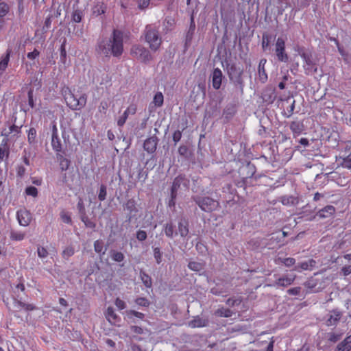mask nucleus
Returning <instances> with one entry per match:
<instances>
[{"mask_svg": "<svg viewBox=\"0 0 351 351\" xmlns=\"http://www.w3.org/2000/svg\"><path fill=\"white\" fill-rule=\"evenodd\" d=\"M127 315L128 316H132V315H134L138 318H140V319H143V317H144V315L142 313H140V312H137V311H128L127 312Z\"/></svg>", "mask_w": 351, "mask_h": 351, "instance_id": "obj_48", "label": "nucleus"}, {"mask_svg": "<svg viewBox=\"0 0 351 351\" xmlns=\"http://www.w3.org/2000/svg\"><path fill=\"white\" fill-rule=\"evenodd\" d=\"M136 111V108L133 106L128 107L124 112H128V114H134Z\"/></svg>", "mask_w": 351, "mask_h": 351, "instance_id": "obj_55", "label": "nucleus"}, {"mask_svg": "<svg viewBox=\"0 0 351 351\" xmlns=\"http://www.w3.org/2000/svg\"><path fill=\"white\" fill-rule=\"evenodd\" d=\"M133 332H136V333H138V334H141L143 333V328H141V327H138V326H132V328Z\"/></svg>", "mask_w": 351, "mask_h": 351, "instance_id": "obj_54", "label": "nucleus"}, {"mask_svg": "<svg viewBox=\"0 0 351 351\" xmlns=\"http://www.w3.org/2000/svg\"><path fill=\"white\" fill-rule=\"evenodd\" d=\"M136 238L138 241H145L147 238V233L144 230H138L136 232Z\"/></svg>", "mask_w": 351, "mask_h": 351, "instance_id": "obj_46", "label": "nucleus"}, {"mask_svg": "<svg viewBox=\"0 0 351 351\" xmlns=\"http://www.w3.org/2000/svg\"><path fill=\"white\" fill-rule=\"evenodd\" d=\"M341 317V313L339 311H333L330 312L329 317L326 321L327 326H335Z\"/></svg>", "mask_w": 351, "mask_h": 351, "instance_id": "obj_12", "label": "nucleus"}, {"mask_svg": "<svg viewBox=\"0 0 351 351\" xmlns=\"http://www.w3.org/2000/svg\"><path fill=\"white\" fill-rule=\"evenodd\" d=\"M115 305L119 310H123L125 308V303L124 301L119 298H117L115 300Z\"/></svg>", "mask_w": 351, "mask_h": 351, "instance_id": "obj_47", "label": "nucleus"}, {"mask_svg": "<svg viewBox=\"0 0 351 351\" xmlns=\"http://www.w3.org/2000/svg\"><path fill=\"white\" fill-rule=\"evenodd\" d=\"M106 197V187L104 185H101L99 189L98 198L100 201H104Z\"/></svg>", "mask_w": 351, "mask_h": 351, "instance_id": "obj_40", "label": "nucleus"}, {"mask_svg": "<svg viewBox=\"0 0 351 351\" xmlns=\"http://www.w3.org/2000/svg\"><path fill=\"white\" fill-rule=\"evenodd\" d=\"M195 201L199 208L206 212L213 211L218 206V202L209 197L197 198Z\"/></svg>", "mask_w": 351, "mask_h": 351, "instance_id": "obj_6", "label": "nucleus"}, {"mask_svg": "<svg viewBox=\"0 0 351 351\" xmlns=\"http://www.w3.org/2000/svg\"><path fill=\"white\" fill-rule=\"evenodd\" d=\"M106 343L109 346H111V347H114V345H115V343L111 340V339H107L106 340Z\"/></svg>", "mask_w": 351, "mask_h": 351, "instance_id": "obj_59", "label": "nucleus"}, {"mask_svg": "<svg viewBox=\"0 0 351 351\" xmlns=\"http://www.w3.org/2000/svg\"><path fill=\"white\" fill-rule=\"evenodd\" d=\"M138 7L141 10H144L147 8L150 3V0H138Z\"/></svg>", "mask_w": 351, "mask_h": 351, "instance_id": "obj_43", "label": "nucleus"}, {"mask_svg": "<svg viewBox=\"0 0 351 351\" xmlns=\"http://www.w3.org/2000/svg\"><path fill=\"white\" fill-rule=\"evenodd\" d=\"M10 54L11 51L8 49L7 50L5 55L1 57L0 60V71H4L6 69L10 61Z\"/></svg>", "mask_w": 351, "mask_h": 351, "instance_id": "obj_20", "label": "nucleus"}, {"mask_svg": "<svg viewBox=\"0 0 351 351\" xmlns=\"http://www.w3.org/2000/svg\"><path fill=\"white\" fill-rule=\"evenodd\" d=\"M189 267L193 271H199L203 269V265L197 262H190L189 263Z\"/></svg>", "mask_w": 351, "mask_h": 351, "instance_id": "obj_33", "label": "nucleus"}, {"mask_svg": "<svg viewBox=\"0 0 351 351\" xmlns=\"http://www.w3.org/2000/svg\"><path fill=\"white\" fill-rule=\"evenodd\" d=\"M206 324L207 321L205 319L196 317L192 321H191L189 324L191 328H196L205 326Z\"/></svg>", "mask_w": 351, "mask_h": 351, "instance_id": "obj_19", "label": "nucleus"}, {"mask_svg": "<svg viewBox=\"0 0 351 351\" xmlns=\"http://www.w3.org/2000/svg\"><path fill=\"white\" fill-rule=\"evenodd\" d=\"M62 165V169H64V166H65V169H66L69 166V161L66 160V159H64L62 162H61V164Z\"/></svg>", "mask_w": 351, "mask_h": 351, "instance_id": "obj_57", "label": "nucleus"}, {"mask_svg": "<svg viewBox=\"0 0 351 351\" xmlns=\"http://www.w3.org/2000/svg\"><path fill=\"white\" fill-rule=\"evenodd\" d=\"M339 337L338 335H336L335 334H331L330 335V337H329V339L331 341H336L339 339Z\"/></svg>", "mask_w": 351, "mask_h": 351, "instance_id": "obj_56", "label": "nucleus"}, {"mask_svg": "<svg viewBox=\"0 0 351 351\" xmlns=\"http://www.w3.org/2000/svg\"><path fill=\"white\" fill-rule=\"evenodd\" d=\"M19 224L22 226H27L32 219L30 213L25 209H21L16 214Z\"/></svg>", "mask_w": 351, "mask_h": 351, "instance_id": "obj_10", "label": "nucleus"}, {"mask_svg": "<svg viewBox=\"0 0 351 351\" xmlns=\"http://www.w3.org/2000/svg\"><path fill=\"white\" fill-rule=\"evenodd\" d=\"M10 237L13 241H20L25 239V233L21 231L13 230L10 232Z\"/></svg>", "mask_w": 351, "mask_h": 351, "instance_id": "obj_22", "label": "nucleus"}, {"mask_svg": "<svg viewBox=\"0 0 351 351\" xmlns=\"http://www.w3.org/2000/svg\"><path fill=\"white\" fill-rule=\"evenodd\" d=\"M154 256L156 263L158 264H160L162 261V254L160 252V248L155 247L154 249Z\"/></svg>", "mask_w": 351, "mask_h": 351, "instance_id": "obj_38", "label": "nucleus"}, {"mask_svg": "<svg viewBox=\"0 0 351 351\" xmlns=\"http://www.w3.org/2000/svg\"><path fill=\"white\" fill-rule=\"evenodd\" d=\"M21 131V128L15 125H10L8 129H4L2 131V135L9 137L12 134L14 136L18 134Z\"/></svg>", "mask_w": 351, "mask_h": 351, "instance_id": "obj_18", "label": "nucleus"}, {"mask_svg": "<svg viewBox=\"0 0 351 351\" xmlns=\"http://www.w3.org/2000/svg\"><path fill=\"white\" fill-rule=\"evenodd\" d=\"M189 180L182 176H179L176 177L173 182L172 188H171V201L170 204H174L173 199L176 198V192L178 189L183 188L186 189L188 186Z\"/></svg>", "mask_w": 351, "mask_h": 351, "instance_id": "obj_7", "label": "nucleus"}, {"mask_svg": "<svg viewBox=\"0 0 351 351\" xmlns=\"http://www.w3.org/2000/svg\"><path fill=\"white\" fill-rule=\"evenodd\" d=\"M157 146L156 138L151 137L145 140L144 143V149L149 153L154 152Z\"/></svg>", "mask_w": 351, "mask_h": 351, "instance_id": "obj_16", "label": "nucleus"}, {"mask_svg": "<svg viewBox=\"0 0 351 351\" xmlns=\"http://www.w3.org/2000/svg\"><path fill=\"white\" fill-rule=\"evenodd\" d=\"M61 92L66 105L71 109L78 110L85 106L86 104L85 95H76L71 89L67 86L63 87Z\"/></svg>", "mask_w": 351, "mask_h": 351, "instance_id": "obj_2", "label": "nucleus"}, {"mask_svg": "<svg viewBox=\"0 0 351 351\" xmlns=\"http://www.w3.org/2000/svg\"><path fill=\"white\" fill-rule=\"evenodd\" d=\"M111 257L114 261L121 262L124 259V255L123 253L117 251L111 252Z\"/></svg>", "mask_w": 351, "mask_h": 351, "instance_id": "obj_30", "label": "nucleus"}, {"mask_svg": "<svg viewBox=\"0 0 351 351\" xmlns=\"http://www.w3.org/2000/svg\"><path fill=\"white\" fill-rule=\"evenodd\" d=\"M94 250L95 251L98 253V254H100L101 253V254H105V250L104 249V244H103V242L101 241H99V240H97L95 241L94 243Z\"/></svg>", "mask_w": 351, "mask_h": 351, "instance_id": "obj_28", "label": "nucleus"}, {"mask_svg": "<svg viewBox=\"0 0 351 351\" xmlns=\"http://www.w3.org/2000/svg\"><path fill=\"white\" fill-rule=\"evenodd\" d=\"M37 253L38 257L41 258H45L48 256V252L44 247L38 246L37 248Z\"/></svg>", "mask_w": 351, "mask_h": 351, "instance_id": "obj_37", "label": "nucleus"}, {"mask_svg": "<svg viewBox=\"0 0 351 351\" xmlns=\"http://www.w3.org/2000/svg\"><path fill=\"white\" fill-rule=\"evenodd\" d=\"M25 193L35 197L38 195V190L35 186H30L26 188Z\"/></svg>", "mask_w": 351, "mask_h": 351, "instance_id": "obj_36", "label": "nucleus"}, {"mask_svg": "<svg viewBox=\"0 0 351 351\" xmlns=\"http://www.w3.org/2000/svg\"><path fill=\"white\" fill-rule=\"evenodd\" d=\"M335 211V209L332 206H327L318 212V216L320 218H327L332 215Z\"/></svg>", "mask_w": 351, "mask_h": 351, "instance_id": "obj_17", "label": "nucleus"}, {"mask_svg": "<svg viewBox=\"0 0 351 351\" xmlns=\"http://www.w3.org/2000/svg\"><path fill=\"white\" fill-rule=\"evenodd\" d=\"M300 288H299V287L289 289L287 291V292L291 295H298L300 293Z\"/></svg>", "mask_w": 351, "mask_h": 351, "instance_id": "obj_53", "label": "nucleus"}, {"mask_svg": "<svg viewBox=\"0 0 351 351\" xmlns=\"http://www.w3.org/2000/svg\"><path fill=\"white\" fill-rule=\"evenodd\" d=\"M216 315L220 317H229L232 315V311L228 308H221L216 311Z\"/></svg>", "mask_w": 351, "mask_h": 351, "instance_id": "obj_29", "label": "nucleus"}, {"mask_svg": "<svg viewBox=\"0 0 351 351\" xmlns=\"http://www.w3.org/2000/svg\"><path fill=\"white\" fill-rule=\"evenodd\" d=\"M74 254V250L72 247H67L65 248L62 252V255L65 258H69L73 255Z\"/></svg>", "mask_w": 351, "mask_h": 351, "instance_id": "obj_44", "label": "nucleus"}, {"mask_svg": "<svg viewBox=\"0 0 351 351\" xmlns=\"http://www.w3.org/2000/svg\"><path fill=\"white\" fill-rule=\"evenodd\" d=\"M51 145L53 149L56 152H60L62 149V145L60 140L58 137V135H52L51 136Z\"/></svg>", "mask_w": 351, "mask_h": 351, "instance_id": "obj_23", "label": "nucleus"}, {"mask_svg": "<svg viewBox=\"0 0 351 351\" xmlns=\"http://www.w3.org/2000/svg\"><path fill=\"white\" fill-rule=\"evenodd\" d=\"M210 77L213 87L216 90L219 89L221 86L223 77L221 71L218 68L215 69Z\"/></svg>", "mask_w": 351, "mask_h": 351, "instance_id": "obj_11", "label": "nucleus"}, {"mask_svg": "<svg viewBox=\"0 0 351 351\" xmlns=\"http://www.w3.org/2000/svg\"><path fill=\"white\" fill-rule=\"evenodd\" d=\"M136 304L142 306H148L149 302L145 298H138L136 300Z\"/></svg>", "mask_w": 351, "mask_h": 351, "instance_id": "obj_41", "label": "nucleus"}, {"mask_svg": "<svg viewBox=\"0 0 351 351\" xmlns=\"http://www.w3.org/2000/svg\"><path fill=\"white\" fill-rule=\"evenodd\" d=\"M286 38L278 37L276 40L274 51L278 60L280 62H287L289 57L285 51Z\"/></svg>", "mask_w": 351, "mask_h": 351, "instance_id": "obj_4", "label": "nucleus"}, {"mask_svg": "<svg viewBox=\"0 0 351 351\" xmlns=\"http://www.w3.org/2000/svg\"><path fill=\"white\" fill-rule=\"evenodd\" d=\"M298 53L304 60L303 66L306 73L308 74L312 72H315L317 71V68L313 63L311 55L304 52L303 51H299Z\"/></svg>", "mask_w": 351, "mask_h": 351, "instance_id": "obj_9", "label": "nucleus"}, {"mask_svg": "<svg viewBox=\"0 0 351 351\" xmlns=\"http://www.w3.org/2000/svg\"><path fill=\"white\" fill-rule=\"evenodd\" d=\"M36 137V130L35 128H31L28 130V133H27V139H28L29 143L30 144L34 143L35 142Z\"/></svg>", "mask_w": 351, "mask_h": 351, "instance_id": "obj_31", "label": "nucleus"}, {"mask_svg": "<svg viewBox=\"0 0 351 351\" xmlns=\"http://www.w3.org/2000/svg\"><path fill=\"white\" fill-rule=\"evenodd\" d=\"M59 302L62 306H66L67 302L64 298H60Z\"/></svg>", "mask_w": 351, "mask_h": 351, "instance_id": "obj_61", "label": "nucleus"}, {"mask_svg": "<svg viewBox=\"0 0 351 351\" xmlns=\"http://www.w3.org/2000/svg\"><path fill=\"white\" fill-rule=\"evenodd\" d=\"M39 56V51L37 49H34L33 51L27 53V57L29 59L34 60Z\"/></svg>", "mask_w": 351, "mask_h": 351, "instance_id": "obj_51", "label": "nucleus"}, {"mask_svg": "<svg viewBox=\"0 0 351 351\" xmlns=\"http://www.w3.org/2000/svg\"><path fill=\"white\" fill-rule=\"evenodd\" d=\"M10 8L8 4L0 3V18L4 17L9 12Z\"/></svg>", "mask_w": 351, "mask_h": 351, "instance_id": "obj_34", "label": "nucleus"}, {"mask_svg": "<svg viewBox=\"0 0 351 351\" xmlns=\"http://www.w3.org/2000/svg\"><path fill=\"white\" fill-rule=\"evenodd\" d=\"M266 62V59H261L258 64V78L262 83H265L267 80V75L265 69V65Z\"/></svg>", "mask_w": 351, "mask_h": 351, "instance_id": "obj_13", "label": "nucleus"}, {"mask_svg": "<svg viewBox=\"0 0 351 351\" xmlns=\"http://www.w3.org/2000/svg\"><path fill=\"white\" fill-rule=\"evenodd\" d=\"M343 165L348 169H351V152L350 154L343 160Z\"/></svg>", "mask_w": 351, "mask_h": 351, "instance_id": "obj_50", "label": "nucleus"}, {"mask_svg": "<svg viewBox=\"0 0 351 351\" xmlns=\"http://www.w3.org/2000/svg\"><path fill=\"white\" fill-rule=\"evenodd\" d=\"M145 42L148 44L151 50H158L162 43V38L158 31L152 25H147L144 32Z\"/></svg>", "mask_w": 351, "mask_h": 351, "instance_id": "obj_3", "label": "nucleus"}, {"mask_svg": "<svg viewBox=\"0 0 351 351\" xmlns=\"http://www.w3.org/2000/svg\"><path fill=\"white\" fill-rule=\"evenodd\" d=\"M273 344H274V342L271 341L269 343L266 351H273Z\"/></svg>", "mask_w": 351, "mask_h": 351, "instance_id": "obj_60", "label": "nucleus"}, {"mask_svg": "<svg viewBox=\"0 0 351 351\" xmlns=\"http://www.w3.org/2000/svg\"><path fill=\"white\" fill-rule=\"evenodd\" d=\"M269 42L268 37L266 36H263V40H262V47L264 51H266L267 49L269 47Z\"/></svg>", "mask_w": 351, "mask_h": 351, "instance_id": "obj_49", "label": "nucleus"}, {"mask_svg": "<svg viewBox=\"0 0 351 351\" xmlns=\"http://www.w3.org/2000/svg\"><path fill=\"white\" fill-rule=\"evenodd\" d=\"M164 101V97L161 92H158L155 94L153 98L152 104L156 107H160L162 106Z\"/></svg>", "mask_w": 351, "mask_h": 351, "instance_id": "obj_24", "label": "nucleus"}, {"mask_svg": "<svg viewBox=\"0 0 351 351\" xmlns=\"http://www.w3.org/2000/svg\"><path fill=\"white\" fill-rule=\"evenodd\" d=\"M337 351H350L351 350V335L346 337L337 346Z\"/></svg>", "mask_w": 351, "mask_h": 351, "instance_id": "obj_15", "label": "nucleus"}, {"mask_svg": "<svg viewBox=\"0 0 351 351\" xmlns=\"http://www.w3.org/2000/svg\"><path fill=\"white\" fill-rule=\"evenodd\" d=\"M341 271L344 276H348L351 274V265H346L342 267Z\"/></svg>", "mask_w": 351, "mask_h": 351, "instance_id": "obj_52", "label": "nucleus"}, {"mask_svg": "<svg viewBox=\"0 0 351 351\" xmlns=\"http://www.w3.org/2000/svg\"><path fill=\"white\" fill-rule=\"evenodd\" d=\"M140 277L141 279L144 284V285L147 287L150 288L152 285V279L149 276H148L147 274H145L143 271L140 272Z\"/></svg>", "mask_w": 351, "mask_h": 351, "instance_id": "obj_25", "label": "nucleus"}, {"mask_svg": "<svg viewBox=\"0 0 351 351\" xmlns=\"http://www.w3.org/2000/svg\"><path fill=\"white\" fill-rule=\"evenodd\" d=\"M52 135H58V130L56 125H53Z\"/></svg>", "mask_w": 351, "mask_h": 351, "instance_id": "obj_63", "label": "nucleus"}, {"mask_svg": "<svg viewBox=\"0 0 351 351\" xmlns=\"http://www.w3.org/2000/svg\"><path fill=\"white\" fill-rule=\"evenodd\" d=\"M316 265V262L313 260L310 259L307 261L302 262L300 264V265H298L295 267L294 270L300 271L301 270H312Z\"/></svg>", "mask_w": 351, "mask_h": 351, "instance_id": "obj_14", "label": "nucleus"}, {"mask_svg": "<svg viewBox=\"0 0 351 351\" xmlns=\"http://www.w3.org/2000/svg\"><path fill=\"white\" fill-rule=\"evenodd\" d=\"M128 117V112H124L119 118L117 121V124L119 126H122L125 123Z\"/></svg>", "mask_w": 351, "mask_h": 351, "instance_id": "obj_42", "label": "nucleus"}, {"mask_svg": "<svg viewBox=\"0 0 351 351\" xmlns=\"http://www.w3.org/2000/svg\"><path fill=\"white\" fill-rule=\"evenodd\" d=\"M82 12L80 10H75L72 14V20L75 23H80L82 20Z\"/></svg>", "mask_w": 351, "mask_h": 351, "instance_id": "obj_39", "label": "nucleus"}, {"mask_svg": "<svg viewBox=\"0 0 351 351\" xmlns=\"http://www.w3.org/2000/svg\"><path fill=\"white\" fill-rule=\"evenodd\" d=\"M98 49L99 52L106 56H121L123 49L122 32L114 30L110 38H105L99 43Z\"/></svg>", "mask_w": 351, "mask_h": 351, "instance_id": "obj_1", "label": "nucleus"}, {"mask_svg": "<svg viewBox=\"0 0 351 351\" xmlns=\"http://www.w3.org/2000/svg\"><path fill=\"white\" fill-rule=\"evenodd\" d=\"M131 54L144 62H148L152 60L149 51L141 45H134L131 49Z\"/></svg>", "mask_w": 351, "mask_h": 351, "instance_id": "obj_5", "label": "nucleus"}, {"mask_svg": "<svg viewBox=\"0 0 351 351\" xmlns=\"http://www.w3.org/2000/svg\"><path fill=\"white\" fill-rule=\"evenodd\" d=\"M276 280L271 284L267 285L269 287H274L276 288L279 287H287L291 285L295 280V276L293 274L285 275L281 277L275 276Z\"/></svg>", "mask_w": 351, "mask_h": 351, "instance_id": "obj_8", "label": "nucleus"}, {"mask_svg": "<svg viewBox=\"0 0 351 351\" xmlns=\"http://www.w3.org/2000/svg\"><path fill=\"white\" fill-rule=\"evenodd\" d=\"M278 261H280L281 263H284L287 267H291L295 263V260L293 258H278L276 262L278 263Z\"/></svg>", "mask_w": 351, "mask_h": 351, "instance_id": "obj_32", "label": "nucleus"}, {"mask_svg": "<svg viewBox=\"0 0 351 351\" xmlns=\"http://www.w3.org/2000/svg\"><path fill=\"white\" fill-rule=\"evenodd\" d=\"M14 307L17 309H25V311H31L34 309V306L32 304H25L19 301L14 302Z\"/></svg>", "mask_w": 351, "mask_h": 351, "instance_id": "obj_27", "label": "nucleus"}, {"mask_svg": "<svg viewBox=\"0 0 351 351\" xmlns=\"http://www.w3.org/2000/svg\"><path fill=\"white\" fill-rule=\"evenodd\" d=\"M322 195L319 193H316L314 195V200L317 201L320 199Z\"/></svg>", "mask_w": 351, "mask_h": 351, "instance_id": "obj_64", "label": "nucleus"}, {"mask_svg": "<svg viewBox=\"0 0 351 351\" xmlns=\"http://www.w3.org/2000/svg\"><path fill=\"white\" fill-rule=\"evenodd\" d=\"M107 319L112 324H115L117 320V316L114 313L113 308L108 307L106 313Z\"/></svg>", "mask_w": 351, "mask_h": 351, "instance_id": "obj_21", "label": "nucleus"}, {"mask_svg": "<svg viewBox=\"0 0 351 351\" xmlns=\"http://www.w3.org/2000/svg\"><path fill=\"white\" fill-rule=\"evenodd\" d=\"M300 143L301 145H302L304 146H307L308 145V141L306 138H302L300 140Z\"/></svg>", "mask_w": 351, "mask_h": 351, "instance_id": "obj_58", "label": "nucleus"}, {"mask_svg": "<svg viewBox=\"0 0 351 351\" xmlns=\"http://www.w3.org/2000/svg\"><path fill=\"white\" fill-rule=\"evenodd\" d=\"M60 217H61L62 221L65 223H70L71 222V219L70 215L65 212L61 213Z\"/></svg>", "mask_w": 351, "mask_h": 351, "instance_id": "obj_45", "label": "nucleus"}, {"mask_svg": "<svg viewBox=\"0 0 351 351\" xmlns=\"http://www.w3.org/2000/svg\"><path fill=\"white\" fill-rule=\"evenodd\" d=\"M178 231L182 237H186L189 233L187 223L186 221H180L178 224Z\"/></svg>", "mask_w": 351, "mask_h": 351, "instance_id": "obj_26", "label": "nucleus"}, {"mask_svg": "<svg viewBox=\"0 0 351 351\" xmlns=\"http://www.w3.org/2000/svg\"><path fill=\"white\" fill-rule=\"evenodd\" d=\"M5 27V20L0 18V30Z\"/></svg>", "mask_w": 351, "mask_h": 351, "instance_id": "obj_62", "label": "nucleus"}, {"mask_svg": "<svg viewBox=\"0 0 351 351\" xmlns=\"http://www.w3.org/2000/svg\"><path fill=\"white\" fill-rule=\"evenodd\" d=\"M165 233L168 237H173L174 233V228L171 223L166 224L165 227Z\"/></svg>", "mask_w": 351, "mask_h": 351, "instance_id": "obj_35", "label": "nucleus"}]
</instances>
